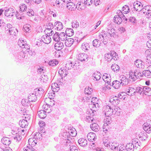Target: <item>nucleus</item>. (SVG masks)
<instances>
[{"mask_svg": "<svg viewBox=\"0 0 151 151\" xmlns=\"http://www.w3.org/2000/svg\"><path fill=\"white\" fill-rule=\"evenodd\" d=\"M18 45L20 47L23 49V50L25 49L26 51L28 50L30 47L28 44L25 43L23 40H19L18 42Z\"/></svg>", "mask_w": 151, "mask_h": 151, "instance_id": "39448f33", "label": "nucleus"}, {"mask_svg": "<svg viewBox=\"0 0 151 151\" xmlns=\"http://www.w3.org/2000/svg\"><path fill=\"white\" fill-rule=\"evenodd\" d=\"M110 102L112 104H117L120 102V101L118 99L117 96H111L110 97L109 99Z\"/></svg>", "mask_w": 151, "mask_h": 151, "instance_id": "9b49d317", "label": "nucleus"}, {"mask_svg": "<svg viewBox=\"0 0 151 151\" xmlns=\"http://www.w3.org/2000/svg\"><path fill=\"white\" fill-rule=\"evenodd\" d=\"M46 26L48 28L45 29L44 31V32H45V33H46V30L50 31L53 28V25L51 23H47Z\"/></svg>", "mask_w": 151, "mask_h": 151, "instance_id": "37998d69", "label": "nucleus"}, {"mask_svg": "<svg viewBox=\"0 0 151 151\" xmlns=\"http://www.w3.org/2000/svg\"><path fill=\"white\" fill-rule=\"evenodd\" d=\"M110 144H111V146H110V149L113 150H115L116 151V148L117 146H118V144L116 142H111Z\"/></svg>", "mask_w": 151, "mask_h": 151, "instance_id": "49530a36", "label": "nucleus"}, {"mask_svg": "<svg viewBox=\"0 0 151 151\" xmlns=\"http://www.w3.org/2000/svg\"><path fill=\"white\" fill-rule=\"evenodd\" d=\"M113 114H115L116 116H119L120 114L121 109L118 107L114 106L113 109Z\"/></svg>", "mask_w": 151, "mask_h": 151, "instance_id": "a878e982", "label": "nucleus"}, {"mask_svg": "<svg viewBox=\"0 0 151 151\" xmlns=\"http://www.w3.org/2000/svg\"><path fill=\"white\" fill-rule=\"evenodd\" d=\"M24 151H34V149L32 147V146H27L26 147H24Z\"/></svg>", "mask_w": 151, "mask_h": 151, "instance_id": "e2e57ef3", "label": "nucleus"}, {"mask_svg": "<svg viewBox=\"0 0 151 151\" xmlns=\"http://www.w3.org/2000/svg\"><path fill=\"white\" fill-rule=\"evenodd\" d=\"M118 16L117 15L115 16L114 18V22L117 24H119L122 22V19Z\"/></svg>", "mask_w": 151, "mask_h": 151, "instance_id": "473e14b6", "label": "nucleus"}, {"mask_svg": "<svg viewBox=\"0 0 151 151\" xmlns=\"http://www.w3.org/2000/svg\"><path fill=\"white\" fill-rule=\"evenodd\" d=\"M67 69L66 67H62L61 68H60L59 70V73L61 75L62 74H63L64 73H65L64 75H67V74H66V69Z\"/></svg>", "mask_w": 151, "mask_h": 151, "instance_id": "09e8293b", "label": "nucleus"}, {"mask_svg": "<svg viewBox=\"0 0 151 151\" xmlns=\"http://www.w3.org/2000/svg\"><path fill=\"white\" fill-rule=\"evenodd\" d=\"M55 45V49H58V51H60V50H61L63 47V42H61L58 41L57 42Z\"/></svg>", "mask_w": 151, "mask_h": 151, "instance_id": "a211bd4d", "label": "nucleus"}, {"mask_svg": "<svg viewBox=\"0 0 151 151\" xmlns=\"http://www.w3.org/2000/svg\"><path fill=\"white\" fill-rule=\"evenodd\" d=\"M27 9V6L24 4H22L20 6V10L21 12L25 11Z\"/></svg>", "mask_w": 151, "mask_h": 151, "instance_id": "69168bd1", "label": "nucleus"}, {"mask_svg": "<svg viewBox=\"0 0 151 151\" xmlns=\"http://www.w3.org/2000/svg\"><path fill=\"white\" fill-rule=\"evenodd\" d=\"M82 49L85 51H88L90 48V45L87 42H84L82 43L81 45Z\"/></svg>", "mask_w": 151, "mask_h": 151, "instance_id": "e433bc0d", "label": "nucleus"}, {"mask_svg": "<svg viewBox=\"0 0 151 151\" xmlns=\"http://www.w3.org/2000/svg\"><path fill=\"white\" fill-rule=\"evenodd\" d=\"M68 132L70 134V136L71 135L72 137H74L76 135V132L75 130H73V127L72 128H70Z\"/></svg>", "mask_w": 151, "mask_h": 151, "instance_id": "6e6d98bb", "label": "nucleus"}, {"mask_svg": "<svg viewBox=\"0 0 151 151\" xmlns=\"http://www.w3.org/2000/svg\"><path fill=\"white\" fill-rule=\"evenodd\" d=\"M38 115L41 119H44L46 116V114L43 110H41L37 112Z\"/></svg>", "mask_w": 151, "mask_h": 151, "instance_id": "72a5a7b5", "label": "nucleus"}, {"mask_svg": "<svg viewBox=\"0 0 151 151\" xmlns=\"http://www.w3.org/2000/svg\"><path fill=\"white\" fill-rule=\"evenodd\" d=\"M87 137L89 141L93 142L96 139V134L93 132H90L87 135Z\"/></svg>", "mask_w": 151, "mask_h": 151, "instance_id": "2eb2a0df", "label": "nucleus"}, {"mask_svg": "<svg viewBox=\"0 0 151 151\" xmlns=\"http://www.w3.org/2000/svg\"><path fill=\"white\" fill-rule=\"evenodd\" d=\"M92 105H93V108L91 109V112H92V113L91 114V115L93 116L94 112H96V111L97 110V107H98V108H99V104L97 103L96 104H93Z\"/></svg>", "mask_w": 151, "mask_h": 151, "instance_id": "c9c22d12", "label": "nucleus"}, {"mask_svg": "<svg viewBox=\"0 0 151 151\" xmlns=\"http://www.w3.org/2000/svg\"><path fill=\"white\" fill-rule=\"evenodd\" d=\"M65 34L68 37H70L74 34V31L70 28H67L66 29L65 32Z\"/></svg>", "mask_w": 151, "mask_h": 151, "instance_id": "7c9ffc66", "label": "nucleus"}, {"mask_svg": "<svg viewBox=\"0 0 151 151\" xmlns=\"http://www.w3.org/2000/svg\"><path fill=\"white\" fill-rule=\"evenodd\" d=\"M84 3H81L80 2H78L76 4V8H77L78 10L81 11L85 8Z\"/></svg>", "mask_w": 151, "mask_h": 151, "instance_id": "2f4dec72", "label": "nucleus"}, {"mask_svg": "<svg viewBox=\"0 0 151 151\" xmlns=\"http://www.w3.org/2000/svg\"><path fill=\"white\" fill-rule=\"evenodd\" d=\"M42 41L44 43L48 44L51 42V39L48 35L46 34L42 37Z\"/></svg>", "mask_w": 151, "mask_h": 151, "instance_id": "9d476101", "label": "nucleus"}, {"mask_svg": "<svg viewBox=\"0 0 151 151\" xmlns=\"http://www.w3.org/2000/svg\"><path fill=\"white\" fill-rule=\"evenodd\" d=\"M59 34L58 32H56L53 36V39L55 42L60 41Z\"/></svg>", "mask_w": 151, "mask_h": 151, "instance_id": "de8ad7c7", "label": "nucleus"}, {"mask_svg": "<svg viewBox=\"0 0 151 151\" xmlns=\"http://www.w3.org/2000/svg\"><path fill=\"white\" fill-rule=\"evenodd\" d=\"M67 36L64 32H62L59 34L60 41H64L67 39Z\"/></svg>", "mask_w": 151, "mask_h": 151, "instance_id": "ea45409f", "label": "nucleus"}, {"mask_svg": "<svg viewBox=\"0 0 151 151\" xmlns=\"http://www.w3.org/2000/svg\"><path fill=\"white\" fill-rule=\"evenodd\" d=\"M28 143L29 145H31L30 146L34 147L37 143V141L36 139H35L34 138H30L28 140Z\"/></svg>", "mask_w": 151, "mask_h": 151, "instance_id": "c85d7f7f", "label": "nucleus"}, {"mask_svg": "<svg viewBox=\"0 0 151 151\" xmlns=\"http://www.w3.org/2000/svg\"><path fill=\"white\" fill-rule=\"evenodd\" d=\"M34 93H35L37 97L39 98L43 95L44 93V90L41 88H36L34 90Z\"/></svg>", "mask_w": 151, "mask_h": 151, "instance_id": "1a4fd4ad", "label": "nucleus"}, {"mask_svg": "<svg viewBox=\"0 0 151 151\" xmlns=\"http://www.w3.org/2000/svg\"><path fill=\"white\" fill-rule=\"evenodd\" d=\"M119 79L120 81L122 86L127 85L129 82V79L124 75L121 76L119 77ZM129 81H130V80H129Z\"/></svg>", "mask_w": 151, "mask_h": 151, "instance_id": "20e7f679", "label": "nucleus"}, {"mask_svg": "<svg viewBox=\"0 0 151 151\" xmlns=\"http://www.w3.org/2000/svg\"><path fill=\"white\" fill-rule=\"evenodd\" d=\"M19 124L20 127L23 128L27 127L28 124V123L27 120L23 119L19 121Z\"/></svg>", "mask_w": 151, "mask_h": 151, "instance_id": "412c9836", "label": "nucleus"}, {"mask_svg": "<svg viewBox=\"0 0 151 151\" xmlns=\"http://www.w3.org/2000/svg\"><path fill=\"white\" fill-rule=\"evenodd\" d=\"M109 121H108L107 122L104 123V124L103 125V130L104 131H107V128L109 129Z\"/></svg>", "mask_w": 151, "mask_h": 151, "instance_id": "4d7b16f0", "label": "nucleus"}, {"mask_svg": "<svg viewBox=\"0 0 151 151\" xmlns=\"http://www.w3.org/2000/svg\"><path fill=\"white\" fill-rule=\"evenodd\" d=\"M15 14V10L12 8H6L5 10V15L7 17L11 18L14 16Z\"/></svg>", "mask_w": 151, "mask_h": 151, "instance_id": "7ed1b4c3", "label": "nucleus"}, {"mask_svg": "<svg viewBox=\"0 0 151 151\" xmlns=\"http://www.w3.org/2000/svg\"><path fill=\"white\" fill-rule=\"evenodd\" d=\"M116 148V151H125L124 147L122 145H119L118 144V146H117Z\"/></svg>", "mask_w": 151, "mask_h": 151, "instance_id": "13d9d810", "label": "nucleus"}, {"mask_svg": "<svg viewBox=\"0 0 151 151\" xmlns=\"http://www.w3.org/2000/svg\"><path fill=\"white\" fill-rule=\"evenodd\" d=\"M91 128L93 131L97 132L99 129V127L98 125L96 123H93L91 125Z\"/></svg>", "mask_w": 151, "mask_h": 151, "instance_id": "b1692460", "label": "nucleus"}, {"mask_svg": "<svg viewBox=\"0 0 151 151\" xmlns=\"http://www.w3.org/2000/svg\"><path fill=\"white\" fill-rule=\"evenodd\" d=\"M52 106L50 105L46 104H44L42 106V108L45 113H49L52 111Z\"/></svg>", "mask_w": 151, "mask_h": 151, "instance_id": "4468645a", "label": "nucleus"}, {"mask_svg": "<svg viewBox=\"0 0 151 151\" xmlns=\"http://www.w3.org/2000/svg\"><path fill=\"white\" fill-rule=\"evenodd\" d=\"M93 91L92 88H89V87H86L85 89L84 92L85 94L88 95L91 94Z\"/></svg>", "mask_w": 151, "mask_h": 151, "instance_id": "603ef678", "label": "nucleus"}, {"mask_svg": "<svg viewBox=\"0 0 151 151\" xmlns=\"http://www.w3.org/2000/svg\"><path fill=\"white\" fill-rule=\"evenodd\" d=\"M121 85L120 81L117 80H115L113 81L112 83V86L115 89H118L120 86Z\"/></svg>", "mask_w": 151, "mask_h": 151, "instance_id": "393cba45", "label": "nucleus"}, {"mask_svg": "<svg viewBox=\"0 0 151 151\" xmlns=\"http://www.w3.org/2000/svg\"><path fill=\"white\" fill-rule=\"evenodd\" d=\"M126 148L127 151H134V146L132 143H129L127 145Z\"/></svg>", "mask_w": 151, "mask_h": 151, "instance_id": "f704fd0d", "label": "nucleus"}, {"mask_svg": "<svg viewBox=\"0 0 151 151\" xmlns=\"http://www.w3.org/2000/svg\"><path fill=\"white\" fill-rule=\"evenodd\" d=\"M88 55L85 53H80L78 54L77 58L81 61H86L88 60Z\"/></svg>", "mask_w": 151, "mask_h": 151, "instance_id": "0eeeda50", "label": "nucleus"}, {"mask_svg": "<svg viewBox=\"0 0 151 151\" xmlns=\"http://www.w3.org/2000/svg\"><path fill=\"white\" fill-rule=\"evenodd\" d=\"M134 74L135 75L136 80L137 78L141 79L143 77L142 72H140L139 70H135Z\"/></svg>", "mask_w": 151, "mask_h": 151, "instance_id": "cd10ccee", "label": "nucleus"}, {"mask_svg": "<svg viewBox=\"0 0 151 151\" xmlns=\"http://www.w3.org/2000/svg\"><path fill=\"white\" fill-rule=\"evenodd\" d=\"M70 134L68 132H63L62 134L63 136L64 137L63 139L64 140H66L67 138L70 137Z\"/></svg>", "mask_w": 151, "mask_h": 151, "instance_id": "bf43d9fd", "label": "nucleus"}, {"mask_svg": "<svg viewBox=\"0 0 151 151\" xmlns=\"http://www.w3.org/2000/svg\"><path fill=\"white\" fill-rule=\"evenodd\" d=\"M71 25L73 28H76L79 27V24L78 22L74 20L71 23Z\"/></svg>", "mask_w": 151, "mask_h": 151, "instance_id": "052dcab7", "label": "nucleus"}, {"mask_svg": "<svg viewBox=\"0 0 151 151\" xmlns=\"http://www.w3.org/2000/svg\"><path fill=\"white\" fill-rule=\"evenodd\" d=\"M101 43L100 40L98 39L94 40L92 42V44L94 47H99L100 46Z\"/></svg>", "mask_w": 151, "mask_h": 151, "instance_id": "58836bf2", "label": "nucleus"}, {"mask_svg": "<svg viewBox=\"0 0 151 151\" xmlns=\"http://www.w3.org/2000/svg\"><path fill=\"white\" fill-rule=\"evenodd\" d=\"M51 88L54 92H57L60 89L57 83H54L51 85Z\"/></svg>", "mask_w": 151, "mask_h": 151, "instance_id": "c756f323", "label": "nucleus"}, {"mask_svg": "<svg viewBox=\"0 0 151 151\" xmlns=\"http://www.w3.org/2000/svg\"><path fill=\"white\" fill-rule=\"evenodd\" d=\"M65 42V44L67 47H70L73 44L74 40L71 38H67V39H66Z\"/></svg>", "mask_w": 151, "mask_h": 151, "instance_id": "6ab92c4d", "label": "nucleus"}, {"mask_svg": "<svg viewBox=\"0 0 151 151\" xmlns=\"http://www.w3.org/2000/svg\"><path fill=\"white\" fill-rule=\"evenodd\" d=\"M122 10L124 14H127L129 12V9L128 6L124 5L122 7Z\"/></svg>", "mask_w": 151, "mask_h": 151, "instance_id": "5fc2aeb1", "label": "nucleus"}, {"mask_svg": "<svg viewBox=\"0 0 151 151\" xmlns=\"http://www.w3.org/2000/svg\"><path fill=\"white\" fill-rule=\"evenodd\" d=\"M142 63V61L141 60L137 59L134 61V64L135 66H139V65L141 66L142 65H144Z\"/></svg>", "mask_w": 151, "mask_h": 151, "instance_id": "3c124183", "label": "nucleus"}, {"mask_svg": "<svg viewBox=\"0 0 151 151\" xmlns=\"http://www.w3.org/2000/svg\"><path fill=\"white\" fill-rule=\"evenodd\" d=\"M143 93L148 96H150L151 95V88L148 86L144 87Z\"/></svg>", "mask_w": 151, "mask_h": 151, "instance_id": "aec40b11", "label": "nucleus"}, {"mask_svg": "<svg viewBox=\"0 0 151 151\" xmlns=\"http://www.w3.org/2000/svg\"><path fill=\"white\" fill-rule=\"evenodd\" d=\"M9 32L10 35L15 36L18 34V31L16 29L13 27L11 29H9Z\"/></svg>", "mask_w": 151, "mask_h": 151, "instance_id": "a19ab883", "label": "nucleus"}, {"mask_svg": "<svg viewBox=\"0 0 151 151\" xmlns=\"http://www.w3.org/2000/svg\"><path fill=\"white\" fill-rule=\"evenodd\" d=\"M144 90V87L142 86L141 87H137L136 88V90L137 93L141 94L142 92H143Z\"/></svg>", "mask_w": 151, "mask_h": 151, "instance_id": "864d4df0", "label": "nucleus"}, {"mask_svg": "<svg viewBox=\"0 0 151 151\" xmlns=\"http://www.w3.org/2000/svg\"><path fill=\"white\" fill-rule=\"evenodd\" d=\"M31 26L29 24H27L24 26V29L26 32H28L30 30Z\"/></svg>", "mask_w": 151, "mask_h": 151, "instance_id": "338daca9", "label": "nucleus"}, {"mask_svg": "<svg viewBox=\"0 0 151 151\" xmlns=\"http://www.w3.org/2000/svg\"><path fill=\"white\" fill-rule=\"evenodd\" d=\"M92 77L93 79L95 81H98L100 79L101 77V74L99 72H96L93 74Z\"/></svg>", "mask_w": 151, "mask_h": 151, "instance_id": "f3484780", "label": "nucleus"}, {"mask_svg": "<svg viewBox=\"0 0 151 151\" xmlns=\"http://www.w3.org/2000/svg\"><path fill=\"white\" fill-rule=\"evenodd\" d=\"M40 68L37 69V72L38 73H44L45 72V69L44 68V67H39Z\"/></svg>", "mask_w": 151, "mask_h": 151, "instance_id": "774afa93", "label": "nucleus"}, {"mask_svg": "<svg viewBox=\"0 0 151 151\" xmlns=\"http://www.w3.org/2000/svg\"><path fill=\"white\" fill-rule=\"evenodd\" d=\"M147 135L146 133H141L139 134L138 136L140 140L145 141L146 139L147 138Z\"/></svg>", "mask_w": 151, "mask_h": 151, "instance_id": "4c0bfd02", "label": "nucleus"}, {"mask_svg": "<svg viewBox=\"0 0 151 151\" xmlns=\"http://www.w3.org/2000/svg\"><path fill=\"white\" fill-rule=\"evenodd\" d=\"M142 5L141 6L140 3L138 2L137 1L134 2L133 4L134 8L135 10L139 12L142 11L141 7H142Z\"/></svg>", "mask_w": 151, "mask_h": 151, "instance_id": "f8f14e48", "label": "nucleus"}, {"mask_svg": "<svg viewBox=\"0 0 151 151\" xmlns=\"http://www.w3.org/2000/svg\"><path fill=\"white\" fill-rule=\"evenodd\" d=\"M54 26L55 29L57 30H60L63 28V24L61 22L59 21L55 22Z\"/></svg>", "mask_w": 151, "mask_h": 151, "instance_id": "ddd939ff", "label": "nucleus"}, {"mask_svg": "<svg viewBox=\"0 0 151 151\" xmlns=\"http://www.w3.org/2000/svg\"><path fill=\"white\" fill-rule=\"evenodd\" d=\"M103 110V113L106 116L109 117L113 114V109H111L109 106L107 105L104 106Z\"/></svg>", "mask_w": 151, "mask_h": 151, "instance_id": "f03ea898", "label": "nucleus"}, {"mask_svg": "<svg viewBox=\"0 0 151 151\" xmlns=\"http://www.w3.org/2000/svg\"><path fill=\"white\" fill-rule=\"evenodd\" d=\"M66 7L68 9L71 11L74 10L76 9L75 4L71 1L67 4Z\"/></svg>", "mask_w": 151, "mask_h": 151, "instance_id": "bb28decb", "label": "nucleus"}, {"mask_svg": "<svg viewBox=\"0 0 151 151\" xmlns=\"http://www.w3.org/2000/svg\"><path fill=\"white\" fill-rule=\"evenodd\" d=\"M38 97L36 94L34 93V91L33 93L29 94L28 96L29 102H35L37 101Z\"/></svg>", "mask_w": 151, "mask_h": 151, "instance_id": "6e6552de", "label": "nucleus"}, {"mask_svg": "<svg viewBox=\"0 0 151 151\" xmlns=\"http://www.w3.org/2000/svg\"><path fill=\"white\" fill-rule=\"evenodd\" d=\"M1 142L4 145L8 146L11 144V141L9 138L4 137L1 139Z\"/></svg>", "mask_w": 151, "mask_h": 151, "instance_id": "dca6fc26", "label": "nucleus"}, {"mask_svg": "<svg viewBox=\"0 0 151 151\" xmlns=\"http://www.w3.org/2000/svg\"><path fill=\"white\" fill-rule=\"evenodd\" d=\"M150 7H151V6H144L143 9H142V11L145 14L146 12V11H148L150 9Z\"/></svg>", "mask_w": 151, "mask_h": 151, "instance_id": "0e129e2a", "label": "nucleus"}, {"mask_svg": "<svg viewBox=\"0 0 151 151\" xmlns=\"http://www.w3.org/2000/svg\"><path fill=\"white\" fill-rule=\"evenodd\" d=\"M129 78L132 79L134 81L136 80L135 75L134 74V72L132 70H130L129 72Z\"/></svg>", "mask_w": 151, "mask_h": 151, "instance_id": "c03bdc74", "label": "nucleus"}, {"mask_svg": "<svg viewBox=\"0 0 151 151\" xmlns=\"http://www.w3.org/2000/svg\"><path fill=\"white\" fill-rule=\"evenodd\" d=\"M40 79L42 82H46L48 79V77L47 75H45L43 74L41 76Z\"/></svg>", "mask_w": 151, "mask_h": 151, "instance_id": "8fccbe9b", "label": "nucleus"}, {"mask_svg": "<svg viewBox=\"0 0 151 151\" xmlns=\"http://www.w3.org/2000/svg\"><path fill=\"white\" fill-rule=\"evenodd\" d=\"M143 129L146 132L150 133L151 130V120L143 124Z\"/></svg>", "mask_w": 151, "mask_h": 151, "instance_id": "423d86ee", "label": "nucleus"}, {"mask_svg": "<svg viewBox=\"0 0 151 151\" xmlns=\"http://www.w3.org/2000/svg\"><path fill=\"white\" fill-rule=\"evenodd\" d=\"M134 89L132 87H127L125 89V92L129 95H132L134 92Z\"/></svg>", "mask_w": 151, "mask_h": 151, "instance_id": "5701e85b", "label": "nucleus"}, {"mask_svg": "<svg viewBox=\"0 0 151 151\" xmlns=\"http://www.w3.org/2000/svg\"><path fill=\"white\" fill-rule=\"evenodd\" d=\"M42 134L38 132H36L34 136L35 139H39L40 140L42 139Z\"/></svg>", "mask_w": 151, "mask_h": 151, "instance_id": "680f3d73", "label": "nucleus"}, {"mask_svg": "<svg viewBox=\"0 0 151 151\" xmlns=\"http://www.w3.org/2000/svg\"><path fill=\"white\" fill-rule=\"evenodd\" d=\"M79 144L81 146L84 147L87 144V140L84 138H80L78 140Z\"/></svg>", "mask_w": 151, "mask_h": 151, "instance_id": "4be33fe9", "label": "nucleus"}, {"mask_svg": "<svg viewBox=\"0 0 151 151\" xmlns=\"http://www.w3.org/2000/svg\"><path fill=\"white\" fill-rule=\"evenodd\" d=\"M105 55V58L107 62L115 61L118 58V54L114 51L111 52Z\"/></svg>", "mask_w": 151, "mask_h": 151, "instance_id": "f257e3e1", "label": "nucleus"}, {"mask_svg": "<svg viewBox=\"0 0 151 151\" xmlns=\"http://www.w3.org/2000/svg\"><path fill=\"white\" fill-rule=\"evenodd\" d=\"M143 76H144L147 78H151V72L150 70H145L142 72Z\"/></svg>", "mask_w": 151, "mask_h": 151, "instance_id": "79ce46f5", "label": "nucleus"}, {"mask_svg": "<svg viewBox=\"0 0 151 151\" xmlns=\"http://www.w3.org/2000/svg\"><path fill=\"white\" fill-rule=\"evenodd\" d=\"M58 63V60L53 59L49 61L48 64L50 66H55L57 65Z\"/></svg>", "mask_w": 151, "mask_h": 151, "instance_id": "a18cd8bd", "label": "nucleus"}]
</instances>
